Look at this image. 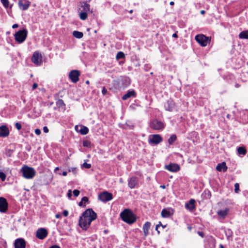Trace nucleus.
<instances>
[{
	"label": "nucleus",
	"instance_id": "obj_9",
	"mask_svg": "<svg viewBox=\"0 0 248 248\" xmlns=\"http://www.w3.org/2000/svg\"><path fill=\"white\" fill-rule=\"evenodd\" d=\"M48 232L45 228L38 229L36 233V237L41 240L45 239L47 235Z\"/></svg>",
	"mask_w": 248,
	"mask_h": 248
},
{
	"label": "nucleus",
	"instance_id": "obj_57",
	"mask_svg": "<svg viewBox=\"0 0 248 248\" xmlns=\"http://www.w3.org/2000/svg\"><path fill=\"white\" fill-rule=\"evenodd\" d=\"M201 13L202 14H204L205 13V11H204V10H202V11H201Z\"/></svg>",
	"mask_w": 248,
	"mask_h": 248
},
{
	"label": "nucleus",
	"instance_id": "obj_63",
	"mask_svg": "<svg viewBox=\"0 0 248 248\" xmlns=\"http://www.w3.org/2000/svg\"><path fill=\"white\" fill-rule=\"evenodd\" d=\"M77 128H78V126H77V125H76V126H75V129H76V130H77V131H78V130H77Z\"/></svg>",
	"mask_w": 248,
	"mask_h": 248
},
{
	"label": "nucleus",
	"instance_id": "obj_44",
	"mask_svg": "<svg viewBox=\"0 0 248 248\" xmlns=\"http://www.w3.org/2000/svg\"><path fill=\"white\" fill-rule=\"evenodd\" d=\"M72 191L71 190H69L67 193V196L69 198H70L72 196Z\"/></svg>",
	"mask_w": 248,
	"mask_h": 248
},
{
	"label": "nucleus",
	"instance_id": "obj_24",
	"mask_svg": "<svg viewBox=\"0 0 248 248\" xmlns=\"http://www.w3.org/2000/svg\"><path fill=\"white\" fill-rule=\"evenodd\" d=\"M229 209L226 208L224 210H219L217 212V214L218 216L222 218H224L228 213Z\"/></svg>",
	"mask_w": 248,
	"mask_h": 248
},
{
	"label": "nucleus",
	"instance_id": "obj_5",
	"mask_svg": "<svg viewBox=\"0 0 248 248\" xmlns=\"http://www.w3.org/2000/svg\"><path fill=\"white\" fill-rule=\"evenodd\" d=\"M28 34L26 29H23L16 32L15 34V40L19 43H23L26 39Z\"/></svg>",
	"mask_w": 248,
	"mask_h": 248
},
{
	"label": "nucleus",
	"instance_id": "obj_58",
	"mask_svg": "<svg viewBox=\"0 0 248 248\" xmlns=\"http://www.w3.org/2000/svg\"><path fill=\"white\" fill-rule=\"evenodd\" d=\"M125 80L128 82V84H129V78H126Z\"/></svg>",
	"mask_w": 248,
	"mask_h": 248
},
{
	"label": "nucleus",
	"instance_id": "obj_52",
	"mask_svg": "<svg viewBox=\"0 0 248 248\" xmlns=\"http://www.w3.org/2000/svg\"><path fill=\"white\" fill-rule=\"evenodd\" d=\"M18 24H14V25H13L12 28H13V29H15V28H17V27H18Z\"/></svg>",
	"mask_w": 248,
	"mask_h": 248
},
{
	"label": "nucleus",
	"instance_id": "obj_64",
	"mask_svg": "<svg viewBox=\"0 0 248 248\" xmlns=\"http://www.w3.org/2000/svg\"><path fill=\"white\" fill-rule=\"evenodd\" d=\"M220 248H224V247L222 245H220Z\"/></svg>",
	"mask_w": 248,
	"mask_h": 248
},
{
	"label": "nucleus",
	"instance_id": "obj_48",
	"mask_svg": "<svg viewBox=\"0 0 248 248\" xmlns=\"http://www.w3.org/2000/svg\"><path fill=\"white\" fill-rule=\"evenodd\" d=\"M60 175H62L63 176H66L67 175V172L66 171H63L62 173L59 172L58 173Z\"/></svg>",
	"mask_w": 248,
	"mask_h": 248
},
{
	"label": "nucleus",
	"instance_id": "obj_49",
	"mask_svg": "<svg viewBox=\"0 0 248 248\" xmlns=\"http://www.w3.org/2000/svg\"><path fill=\"white\" fill-rule=\"evenodd\" d=\"M160 225H161V222H159V224H157V225H156V227H155V230H156V231H157V232H159L158 231V228L160 226Z\"/></svg>",
	"mask_w": 248,
	"mask_h": 248
},
{
	"label": "nucleus",
	"instance_id": "obj_46",
	"mask_svg": "<svg viewBox=\"0 0 248 248\" xmlns=\"http://www.w3.org/2000/svg\"><path fill=\"white\" fill-rule=\"evenodd\" d=\"M37 87H38V84L36 83H34L32 85V89L33 90L35 89L36 88H37Z\"/></svg>",
	"mask_w": 248,
	"mask_h": 248
},
{
	"label": "nucleus",
	"instance_id": "obj_34",
	"mask_svg": "<svg viewBox=\"0 0 248 248\" xmlns=\"http://www.w3.org/2000/svg\"><path fill=\"white\" fill-rule=\"evenodd\" d=\"M91 144V142L89 140H85L83 142V146L84 147H89Z\"/></svg>",
	"mask_w": 248,
	"mask_h": 248
},
{
	"label": "nucleus",
	"instance_id": "obj_36",
	"mask_svg": "<svg viewBox=\"0 0 248 248\" xmlns=\"http://www.w3.org/2000/svg\"><path fill=\"white\" fill-rule=\"evenodd\" d=\"M239 185L238 183L234 184V191L235 193H238L239 191Z\"/></svg>",
	"mask_w": 248,
	"mask_h": 248
},
{
	"label": "nucleus",
	"instance_id": "obj_32",
	"mask_svg": "<svg viewBox=\"0 0 248 248\" xmlns=\"http://www.w3.org/2000/svg\"><path fill=\"white\" fill-rule=\"evenodd\" d=\"M81 7L83 8L84 12H87L90 10V5L88 3H84V4L81 6Z\"/></svg>",
	"mask_w": 248,
	"mask_h": 248
},
{
	"label": "nucleus",
	"instance_id": "obj_45",
	"mask_svg": "<svg viewBox=\"0 0 248 248\" xmlns=\"http://www.w3.org/2000/svg\"><path fill=\"white\" fill-rule=\"evenodd\" d=\"M62 214L64 216L67 217L68 215V211L67 210H64Z\"/></svg>",
	"mask_w": 248,
	"mask_h": 248
},
{
	"label": "nucleus",
	"instance_id": "obj_3",
	"mask_svg": "<svg viewBox=\"0 0 248 248\" xmlns=\"http://www.w3.org/2000/svg\"><path fill=\"white\" fill-rule=\"evenodd\" d=\"M20 171L22 176L27 179H32L36 174V171L34 168L26 165L22 167Z\"/></svg>",
	"mask_w": 248,
	"mask_h": 248
},
{
	"label": "nucleus",
	"instance_id": "obj_2",
	"mask_svg": "<svg viewBox=\"0 0 248 248\" xmlns=\"http://www.w3.org/2000/svg\"><path fill=\"white\" fill-rule=\"evenodd\" d=\"M122 220L128 223L132 224L136 221V218L133 213L129 209H125L120 214Z\"/></svg>",
	"mask_w": 248,
	"mask_h": 248
},
{
	"label": "nucleus",
	"instance_id": "obj_33",
	"mask_svg": "<svg viewBox=\"0 0 248 248\" xmlns=\"http://www.w3.org/2000/svg\"><path fill=\"white\" fill-rule=\"evenodd\" d=\"M124 58V54L123 52H118L116 55L117 59H120Z\"/></svg>",
	"mask_w": 248,
	"mask_h": 248
},
{
	"label": "nucleus",
	"instance_id": "obj_35",
	"mask_svg": "<svg viewBox=\"0 0 248 248\" xmlns=\"http://www.w3.org/2000/svg\"><path fill=\"white\" fill-rule=\"evenodd\" d=\"M1 3L5 8H7L9 6L8 0H0Z\"/></svg>",
	"mask_w": 248,
	"mask_h": 248
},
{
	"label": "nucleus",
	"instance_id": "obj_16",
	"mask_svg": "<svg viewBox=\"0 0 248 248\" xmlns=\"http://www.w3.org/2000/svg\"><path fill=\"white\" fill-rule=\"evenodd\" d=\"M165 168L171 172H177L180 169L179 165L176 163H170L166 166Z\"/></svg>",
	"mask_w": 248,
	"mask_h": 248
},
{
	"label": "nucleus",
	"instance_id": "obj_40",
	"mask_svg": "<svg viewBox=\"0 0 248 248\" xmlns=\"http://www.w3.org/2000/svg\"><path fill=\"white\" fill-rule=\"evenodd\" d=\"M15 126L16 128V129L18 130H20L22 127L21 124L19 123H16L15 124Z\"/></svg>",
	"mask_w": 248,
	"mask_h": 248
},
{
	"label": "nucleus",
	"instance_id": "obj_8",
	"mask_svg": "<svg viewBox=\"0 0 248 248\" xmlns=\"http://www.w3.org/2000/svg\"><path fill=\"white\" fill-rule=\"evenodd\" d=\"M98 198L100 201L106 202L112 199V195L110 193L105 191L99 195Z\"/></svg>",
	"mask_w": 248,
	"mask_h": 248
},
{
	"label": "nucleus",
	"instance_id": "obj_19",
	"mask_svg": "<svg viewBox=\"0 0 248 248\" xmlns=\"http://www.w3.org/2000/svg\"><path fill=\"white\" fill-rule=\"evenodd\" d=\"M195 201L194 199L190 200L188 203H186V208L189 211H192L195 208Z\"/></svg>",
	"mask_w": 248,
	"mask_h": 248
},
{
	"label": "nucleus",
	"instance_id": "obj_54",
	"mask_svg": "<svg viewBox=\"0 0 248 248\" xmlns=\"http://www.w3.org/2000/svg\"><path fill=\"white\" fill-rule=\"evenodd\" d=\"M172 37H177V35L176 33H174L172 34Z\"/></svg>",
	"mask_w": 248,
	"mask_h": 248
},
{
	"label": "nucleus",
	"instance_id": "obj_27",
	"mask_svg": "<svg viewBox=\"0 0 248 248\" xmlns=\"http://www.w3.org/2000/svg\"><path fill=\"white\" fill-rule=\"evenodd\" d=\"M72 34H73V35L75 37L78 38V39L81 38L83 36V34L82 32L76 31H74L73 32Z\"/></svg>",
	"mask_w": 248,
	"mask_h": 248
},
{
	"label": "nucleus",
	"instance_id": "obj_41",
	"mask_svg": "<svg viewBox=\"0 0 248 248\" xmlns=\"http://www.w3.org/2000/svg\"><path fill=\"white\" fill-rule=\"evenodd\" d=\"M79 191L77 189H75L73 190V194L75 197H78L79 194Z\"/></svg>",
	"mask_w": 248,
	"mask_h": 248
},
{
	"label": "nucleus",
	"instance_id": "obj_56",
	"mask_svg": "<svg viewBox=\"0 0 248 248\" xmlns=\"http://www.w3.org/2000/svg\"><path fill=\"white\" fill-rule=\"evenodd\" d=\"M59 170V167H56L55 170H54V171L55 172H56L57 170Z\"/></svg>",
	"mask_w": 248,
	"mask_h": 248
},
{
	"label": "nucleus",
	"instance_id": "obj_55",
	"mask_svg": "<svg viewBox=\"0 0 248 248\" xmlns=\"http://www.w3.org/2000/svg\"><path fill=\"white\" fill-rule=\"evenodd\" d=\"M170 5L173 6L174 4V3L173 1H170Z\"/></svg>",
	"mask_w": 248,
	"mask_h": 248
},
{
	"label": "nucleus",
	"instance_id": "obj_29",
	"mask_svg": "<svg viewBox=\"0 0 248 248\" xmlns=\"http://www.w3.org/2000/svg\"><path fill=\"white\" fill-rule=\"evenodd\" d=\"M176 136L173 134L170 136V138L168 139V143L169 144L171 145L176 140Z\"/></svg>",
	"mask_w": 248,
	"mask_h": 248
},
{
	"label": "nucleus",
	"instance_id": "obj_7",
	"mask_svg": "<svg viewBox=\"0 0 248 248\" xmlns=\"http://www.w3.org/2000/svg\"><path fill=\"white\" fill-rule=\"evenodd\" d=\"M149 143L156 145L160 143L163 139L161 136L158 134L150 135L149 137Z\"/></svg>",
	"mask_w": 248,
	"mask_h": 248
},
{
	"label": "nucleus",
	"instance_id": "obj_61",
	"mask_svg": "<svg viewBox=\"0 0 248 248\" xmlns=\"http://www.w3.org/2000/svg\"><path fill=\"white\" fill-rule=\"evenodd\" d=\"M129 13H133V10H131L130 11H129Z\"/></svg>",
	"mask_w": 248,
	"mask_h": 248
},
{
	"label": "nucleus",
	"instance_id": "obj_60",
	"mask_svg": "<svg viewBox=\"0 0 248 248\" xmlns=\"http://www.w3.org/2000/svg\"><path fill=\"white\" fill-rule=\"evenodd\" d=\"M235 86L236 88H238L240 86L238 84H236Z\"/></svg>",
	"mask_w": 248,
	"mask_h": 248
},
{
	"label": "nucleus",
	"instance_id": "obj_4",
	"mask_svg": "<svg viewBox=\"0 0 248 248\" xmlns=\"http://www.w3.org/2000/svg\"><path fill=\"white\" fill-rule=\"evenodd\" d=\"M149 126L152 129L159 131L164 128L165 124L157 119H154L150 121Z\"/></svg>",
	"mask_w": 248,
	"mask_h": 248
},
{
	"label": "nucleus",
	"instance_id": "obj_39",
	"mask_svg": "<svg viewBox=\"0 0 248 248\" xmlns=\"http://www.w3.org/2000/svg\"><path fill=\"white\" fill-rule=\"evenodd\" d=\"M83 167L86 169H90L91 167V165L90 164H88L86 162H84L83 165Z\"/></svg>",
	"mask_w": 248,
	"mask_h": 248
},
{
	"label": "nucleus",
	"instance_id": "obj_37",
	"mask_svg": "<svg viewBox=\"0 0 248 248\" xmlns=\"http://www.w3.org/2000/svg\"><path fill=\"white\" fill-rule=\"evenodd\" d=\"M0 178L3 181L5 180L6 175L3 172H0Z\"/></svg>",
	"mask_w": 248,
	"mask_h": 248
},
{
	"label": "nucleus",
	"instance_id": "obj_10",
	"mask_svg": "<svg viewBox=\"0 0 248 248\" xmlns=\"http://www.w3.org/2000/svg\"><path fill=\"white\" fill-rule=\"evenodd\" d=\"M79 75L80 73L78 70H72L69 74V78L73 83H76L79 80Z\"/></svg>",
	"mask_w": 248,
	"mask_h": 248
},
{
	"label": "nucleus",
	"instance_id": "obj_31",
	"mask_svg": "<svg viewBox=\"0 0 248 248\" xmlns=\"http://www.w3.org/2000/svg\"><path fill=\"white\" fill-rule=\"evenodd\" d=\"M79 16L81 20H84L87 18V14L86 12H80L79 14Z\"/></svg>",
	"mask_w": 248,
	"mask_h": 248
},
{
	"label": "nucleus",
	"instance_id": "obj_15",
	"mask_svg": "<svg viewBox=\"0 0 248 248\" xmlns=\"http://www.w3.org/2000/svg\"><path fill=\"white\" fill-rule=\"evenodd\" d=\"M8 207V204L6 199L0 197V212L5 213L6 212Z\"/></svg>",
	"mask_w": 248,
	"mask_h": 248
},
{
	"label": "nucleus",
	"instance_id": "obj_13",
	"mask_svg": "<svg viewBox=\"0 0 248 248\" xmlns=\"http://www.w3.org/2000/svg\"><path fill=\"white\" fill-rule=\"evenodd\" d=\"M26 244V242L23 238H17L15 241L14 247L15 248H25Z\"/></svg>",
	"mask_w": 248,
	"mask_h": 248
},
{
	"label": "nucleus",
	"instance_id": "obj_38",
	"mask_svg": "<svg viewBox=\"0 0 248 248\" xmlns=\"http://www.w3.org/2000/svg\"><path fill=\"white\" fill-rule=\"evenodd\" d=\"M12 150H11L10 149H8V150H6L5 154L7 156L10 157L12 155Z\"/></svg>",
	"mask_w": 248,
	"mask_h": 248
},
{
	"label": "nucleus",
	"instance_id": "obj_53",
	"mask_svg": "<svg viewBox=\"0 0 248 248\" xmlns=\"http://www.w3.org/2000/svg\"><path fill=\"white\" fill-rule=\"evenodd\" d=\"M198 233L200 235H201V236L203 237V233L202 232H198Z\"/></svg>",
	"mask_w": 248,
	"mask_h": 248
},
{
	"label": "nucleus",
	"instance_id": "obj_23",
	"mask_svg": "<svg viewBox=\"0 0 248 248\" xmlns=\"http://www.w3.org/2000/svg\"><path fill=\"white\" fill-rule=\"evenodd\" d=\"M161 216L164 218H168L170 217L172 214L169 209H164L161 211Z\"/></svg>",
	"mask_w": 248,
	"mask_h": 248
},
{
	"label": "nucleus",
	"instance_id": "obj_51",
	"mask_svg": "<svg viewBox=\"0 0 248 248\" xmlns=\"http://www.w3.org/2000/svg\"><path fill=\"white\" fill-rule=\"evenodd\" d=\"M55 217L57 218H60L61 217V214H57L56 215H55Z\"/></svg>",
	"mask_w": 248,
	"mask_h": 248
},
{
	"label": "nucleus",
	"instance_id": "obj_28",
	"mask_svg": "<svg viewBox=\"0 0 248 248\" xmlns=\"http://www.w3.org/2000/svg\"><path fill=\"white\" fill-rule=\"evenodd\" d=\"M237 153L240 155H245L247 153V150L244 147H239L237 148Z\"/></svg>",
	"mask_w": 248,
	"mask_h": 248
},
{
	"label": "nucleus",
	"instance_id": "obj_6",
	"mask_svg": "<svg viewBox=\"0 0 248 248\" xmlns=\"http://www.w3.org/2000/svg\"><path fill=\"white\" fill-rule=\"evenodd\" d=\"M195 39L196 41L202 46H205L210 42V39L203 34L197 35Z\"/></svg>",
	"mask_w": 248,
	"mask_h": 248
},
{
	"label": "nucleus",
	"instance_id": "obj_50",
	"mask_svg": "<svg viewBox=\"0 0 248 248\" xmlns=\"http://www.w3.org/2000/svg\"><path fill=\"white\" fill-rule=\"evenodd\" d=\"M49 248H61L59 246L56 245H52Z\"/></svg>",
	"mask_w": 248,
	"mask_h": 248
},
{
	"label": "nucleus",
	"instance_id": "obj_42",
	"mask_svg": "<svg viewBox=\"0 0 248 248\" xmlns=\"http://www.w3.org/2000/svg\"><path fill=\"white\" fill-rule=\"evenodd\" d=\"M102 93L103 95H105L107 93V90L106 89L105 87H103L102 90Z\"/></svg>",
	"mask_w": 248,
	"mask_h": 248
},
{
	"label": "nucleus",
	"instance_id": "obj_30",
	"mask_svg": "<svg viewBox=\"0 0 248 248\" xmlns=\"http://www.w3.org/2000/svg\"><path fill=\"white\" fill-rule=\"evenodd\" d=\"M88 202V198L87 197H83L81 201L78 203V205L79 206H85V205H83V203H86Z\"/></svg>",
	"mask_w": 248,
	"mask_h": 248
},
{
	"label": "nucleus",
	"instance_id": "obj_47",
	"mask_svg": "<svg viewBox=\"0 0 248 248\" xmlns=\"http://www.w3.org/2000/svg\"><path fill=\"white\" fill-rule=\"evenodd\" d=\"M43 131L45 133H47L48 132V129L46 126H44L43 127Z\"/></svg>",
	"mask_w": 248,
	"mask_h": 248
},
{
	"label": "nucleus",
	"instance_id": "obj_59",
	"mask_svg": "<svg viewBox=\"0 0 248 248\" xmlns=\"http://www.w3.org/2000/svg\"><path fill=\"white\" fill-rule=\"evenodd\" d=\"M89 83H90V82H89V80H87V81H86V84H88H88H89Z\"/></svg>",
	"mask_w": 248,
	"mask_h": 248
},
{
	"label": "nucleus",
	"instance_id": "obj_14",
	"mask_svg": "<svg viewBox=\"0 0 248 248\" xmlns=\"http://www.w3.org/2000/svg\"><path fill=\"white\" fill-rule=\"evenodd\" d=\"M31 2L28 0H19L18 6L19 8L23 11L27 10L30 6Z\"/></svg>",
	"mask_w": 248,
	"mask_h": 248
},
{
	"label": "nucleus",
	"instance_id": "obj_21",
	"mask_svg": "<svg viewBox=\"0 0 248 248\" xmlns=\"http://www.w3.org/2000/svg\"><path fill=\"white\" fill-rule=\"evenodd\" d=\"M135 92L134 90L128 91L122 97V99L124 100H127L129 98L131 97H135Z\"/></svg>",
	"mask_w": 248,
	"mask_h": 248
},
{
	"label": "nucleus",
	"instance_id": "obj_26",
	"mask_svg": "<svg viewBox=\"0 0 248 248\" xmlns=\"http://www.w3.org/2000/svg\"><path fill=\"white\" fill-rule=\"evenodd\" d=\"M79 132L81 134L85 135L89 132V129L87 127L82 125L80 127V129L79 130Z\"/></svg>",
	"mask_w": 248,
	"mask_h": 248
},
{
	"label": "nucleus",
	"instance_id": "obj_22",
	"mask_svg": "<svg viewBox=\"0 0 248 248\" xmlns=\"http://www.w3.org/2000/svg\"><path fill=\"white\" fill-rule=\"evenodd\" d=\"M151 226V223L149 222H146L143 226L142 229L144 233L145 237H146L148 234L149 229Z\"/></svg>",
	"mask_w": 248,
	"mask_h": 248
},
{
	"label": "nucleus",
	"instance_id": "obj_12",
	"mask_svg": "<svg viewBox=\"0 0 248 248\" xmlns=\"http://www.w3.org/2000/svg\"><path fill=\"white\" fill-rule=\"evenodd\" d=\"M164 107L166 110L172 111L175 108V104L173 100L170 99L165 103Z\"/></svg>",
	"mask_w": 248,
	"mask_h": 248
},
{
	"label": "nucleus",
	"instance_id": "obj_17",
	"mask_svg": "<svg viewBox=\"0 0 248 248\" xmlns=\"http://www.w3.org/2000/svg\"><path fill=\"white\" fill-rule=\"evenodd\" d=\"M138 185V181L135 177H131L128 181V185L130 188H134Z\"/></svg>",
	"mask_w": 248,
	"mask_h": 248
},
{
	"label": "nucleus",
	"instance_id": "obj_43",
	"mask_svg": "<svg viewBox=\"0 0 248 248\" xmlns=\"http://www.w3.org/2000/svg\"><path fill=\"white\" fill-rule=\"evenodd\" d=\"M34 132L36 135H39L41 134V130L39 129H36Z\"/></svg>",
	"mask_w": 248,
	"mask_h": 248
},
{
	"label": "nucleus",
	"instance_id": "obj_18",
	"mask_svg": "<svg viewBox=\"0 0 248 248\" xmlns=\"http://www.w3.org/2000/svg\"><path fill=\"white\" fill-rule=\"evenodd\" d=\"M9 134V131L6 126H0V137H6L8 136Z\"/></svg>",
	"mask_w": 248,
	"mask_h": 248
},
{
	"label": "nucleus",
	"instance_id": "obj_1",
	"mask_svg": "<svg viewBox=\"0 0 248 248\" xmlns=\"http://www.w3.org/2000/svg\"><path fill=\"white\" fill-rule=\"evenodd\" d=\"M96 214L91 208L85 211L80 217L79 220V225L83 229H87L91 222L96 219Z\"/></svg>",
	"mask_w": 248,
	"mask_h": 248
},
{
	"label": "nucleus",
	"instance_id": "obj_62",
	"mask_svg": "<svg viewBox=\"0 0 248 248\" xmlns=\"http://www.w3.org/2000/svg\"><path fill=\"white\" fill-rule=\"evenodd\" d=\"M161 187H162L163 188H164L165 187V186H161Z\"/></svg>",
	"mask_w": 248,
	"mask_h": 248
},
{
	"label": "nucleus",
	"instance_id": "obj_20",
	"mask_svg": "<svg viewBox=\"0 0 248 248\" xmlns=\"http://www.w3.org/2000/svg\"><path fill=\"white\" fill-rule=\"evenodd\" d=\"M216 169L219 171H223L225 172L227 170V167L226 166V163L223 162L221 163H219L216 167Z\"/></svg>",
	"mask_w": 248,
	"mask_h": 248
},
{
	"label": "nucleus",
	"instance_id": "obj_11",
	"mask_svg": "<svg viewBox=\"0 0 248 248\" xmlns=\"http://www.w3.org/2000/svg\"><path fill=\"white\" fill-rule=\"evenodd\" d=\"M41 55L38 51L33 53L31 58L32 62L36 65H40L42 63Z\"/></svg>",
	"mask_w": 248,
	"mask_h": 248
},
{
	"label": "nucleus",
	"instance_id": "obj_25",
	"mask_svg": "<svg viewBox=\"0 0 248 248\" xmlns=\"http://www.w3.org/2000/svg\"><path fill=\"white\" fill-rule=\"evenodd\" d=\"M240 39H248V30L241 31L239 34Z\"/></svg>",
	"mask_w": 248,
	"mask_h": 248
}]
</instances>
